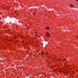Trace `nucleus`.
<instances>
[{"label": "nucleus", "instance_id": "1", "mask_svg": "<svg viewBox=\"0 0 78 78\" xmlns=\"http://www.w3.org/2000/svg\"><path fill=\"white\" fill-rule=\"evenodd\" d=\"M46 35H47V36H48V37H49V36H50V34H49V33H48V32H47L46 33Z\"/></svg>", "mask_w": 78, "mask_h": 78}, {"label": "nucleus", "instance_id": "2", "mask_svg": "<svg viewBox=\"0 0 78 78\" xmlns=\"http://www.w3.org/2000/svg\"><path fill=\"white\" fill-rule=\"evenodd\" d=\"M70 6L71 8H74V6L73 5H72L70 4Z\"/></svg>", "mask_w": 78, "mask_h": 78}, {"label": "nucleus", "instance_id": "3", "mask_svg": "<svg viewBox=\"0 0 78 78\" xmlns=\"http://www.w3.org/2000/svg\"><path fill=\"white\" fill-rule=\"evenodd\" d=\"M46 30H49V27H46Z\"/></svg>", "mask_w": 78, "mask_h": 78}, {"label": "nucleus", "instance_id": "4", "mask_svg": "<svg viewBox=\"0 0 78 78\" xmlns=\"http://www.w3.org/2000/svg\"><path fill=\"white\" fill-rule=\"evenodd\" d=\"M76 37L77 39H78V35H77L76 36Z\"/></svg>", "mask_w": 78, "mask_h": 78}, {"label": "nucleus", "instance_id": "5", "mask_svg": "<svg viewBox=\"0 0 78 78\" xmlns=\"http://www.w3.org/2000/svg\"><path fill=\"white\" fill-rule=\"evenodd\" d=\"M64 59V60L65 61H66V58H65Z\"/></svg>", "mask_w": 78, "mask_h": 78}, {"label": "nucleus", "instance_id": "6", "mask_svg": "<svg viewBox=\"0 0 78 78\" xmlns=\"http://www.w3.org/2000/svg\"><path fill=\"white\" fill-rule=\"evenodd\" d=\"M33 14L34 15V14H35V13H33Z\"/></svg>", "mask_w": 78, "mask_h": 78}, {"label": "nucleus", "instance_id": "7", "mask_svg": "<svg viewBox=\"0 0 78 78\" xmlns=\"http://www.w3.org/2000/svg\"><path fill=\"white\" fill-rule=\"evenodd\" d=\"M41 52L42 53H44V52H43V51H41Z\"/></svg>", "mask_w": 78, "mask_h": 78}, {"label": "nucleus", "instance_id": "8", "mask_svg": "<svg viewBox=\"0 0 78 78\" xmlns=\"http://www.w3.org/2000/svg\"><path fill=\"white\" fill-rule=\"evenodd\" d=\"M76 1H77V2H78V0H76Z\"/></svg>", "mask_w": 78, "mask_h": 78}, {"label": "nucleus", "instance_id": "9", "mask_svg": "<svg viewBox=\"0 0 78 78\" xmlns=\"http://www.w3.org/2000/svg\"><path fill=\"white\" fill-rule=\"evenodd\" d=\"M27 49H28V48Z\"/></svg>", "mask_w": 78, "mask_h": 78}]
</instances>
